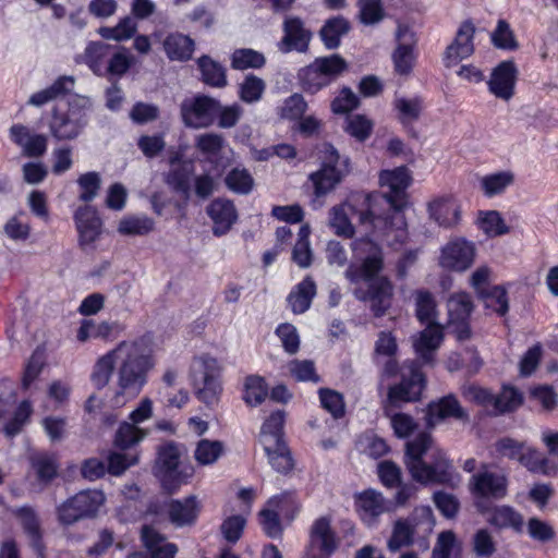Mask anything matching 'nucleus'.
<instances>
[{
	"instance_id": "1",
	"label": "nucleus",
	"mask_w": 558,
	"mask_h": 558,
	"mask_svg": "<svg viewBox=\"0 0 558 558\" xmlns=\"http://www.w3.org/2000/svg\"><path fill=\"white\" fill-rule=\"evenodd\" d=\"M379 182L389 192L384 195L363 194L359 197L365 206V210H361V221L372 225L374 233L383 236L390 245L404 244L408 231L402 209L405 205V191L411 183L410 172L407 167L383 170Z\"/></svg>"
},
{
	"instance_id": "2",
	"label": "nucleus",
	"mask_w": 558,
	"mask_h": 558,
	"mask_svg": "<svg viewBox=\"0 0 558 558\" xmlns=\"http://www.w3.org/2000/svg\"><path fill=\"white\" fill-rule=\"evenodd\" d=\"M372 233L369 230L367 231ZM355 239L351 243L352 262L348 266L344 276L352 282L361 280L368 282V290L364 296L371 304V310L375 316H383L390 307L392 298V284L386 277H377L384 267V254L380 245L375 241L380 240L373 234ZM386 242L389 246L390 244ZM402 244L391 245L398 247Z\"/></svg>"
},
{
	"instance_id": "3",
	"label": "nucleus",
	"mask_w": 558,
	"mask_h": 558,
	"mask_svg": "<svg viewBox=\"0 0 558 558\" xmlns=\"http://www.w3.org/2000/svg\"><path fill=\"white\" fill-rule=\"evenodd\" d=\"M118 390L113 398L116 407H122L128 400L140 395L147 383L148 372L155 366L153 349L146 338L122 341L117 345Z\"/></svg>"
},
{
	"instance_id": "4",
	"label": "nucleus",
	"mask_w": 558,
	"mask_h": 558,
	"mask_svg": "<svg viewBox=\"0 0 558 558\" xmlns=\"http://www.w3.org/2000/svg\"><path fill=\"white\" fill-rule=\"evenodd\" d=\"M404 462L413 480L422 484L454 486L460 480L446 452L433 442L427 433H421L407 442Z\"/></svg>"
},
{
	"instance_id": "5",
	"label": "nucleus",
	"mask_w": 558,
	"mask_h": 558,
	"mask_svg": "<svg viewBox=\"0 0 558 558\" xmlns=\"http://www.w3.org/2000/svg\"><path fill=\"white\" fill-rule=\"evenodd\" d=\"M435 526L433 510L428 506L416 507L407 519L395 522L387 546L390 551H398L411 545L415 539L420 547L428 548L427 537Z\"/></svg>"
},
{
	"instance_id": "6",
	"label": "nucleus",
	"mask_w": 558,
	"mask_h": 558,
	"mask_svg": "<svg viewBox=\"0 0 558 558\" xmlns=\"http://www.w3.org/2000/svg\"><path fill=\"white\" fill-rule=\"evenodd\" d=\"M90 107L89 98L75 96L69 101L66 111L54 108L48 124L50 134L57 141L76 138L87 125Z\"/></svg>"
},
{
	"instance_id": "7",
	"label": "nucleus",
	"mask_w": 558,
	"mask_h": 558,
	"mask_svg": "<svg viewBox=\"0 0 558 558\" xmlns=\"http://www.w3.org/2000/svg\"><path fill=\"white\" fill-rule=\"evenodd\" d=\"M221 367L217 359L201 355L191 365V379L196 398L206 405L219 401L222 391L220 381Z\"/></svg>"
},
{
	"instance_id": "8",
	"label": "nucleus",
	"mask_w": 558,
	"mask_h": 558,
	"mask_svg": "<svg viewBox=\"0 0 558 558\" xmlns=\"http://www.w3.org/2000/svg\"><path fill=\"white\" fill-rule=\"evenodd\" d=\"M322 168L311 174L316 196L329 193L349 172V159L341 158L338 150L329 143L320 149Z\"/></svg>"
},
{
	"instance_id": "9",
	"label": "nucleus",
	"mask_w": 558,
	"mask_h": 558,
	"mask_svg": "<svg viewBox=\"0 0 558 558\" xmlns=\"http://www.w3.org/2000/svg\"><path fill=\"white\" fill-rule=\"evenodd\" d=\"M345 65V61L338 54L316 59L299 73L302 88L310 94L317 93L340 74Z\"/></svg>"
},
{
	"instance_id": "10",
	"label": "nucleus",
	"mask_w": 558,
	"mask_h": 558,
	"mask_svg": "<svg viewBox=\"0 0 558 558\" xmlns=\"http://www.w3.org/2000/svg\"><path fill=\"white\" fill-rule=\"evenodd\" d=\"M101 490L86 489L69 498L58 508V517L62 524L74 522L95 515L105 502Z\"/></svg>"
},
{
	"instance_id": "11",
	"label": "nucleus",
	"mask_w": 558,
	"mask_h": 558,
	"mask_svg": "<svg viewBox=\"0 0 558 558\" xmlns=\"http://www.w3.org/2000/svg\"><path fill=\"white\" fill-rule=\"evenodd\" d=\"M340 538L330 515L316 518L308 532L310 558H330L339 548Z\"/></svg>"
},
{
	"instance_id": "12",
	"label": "nucleus",
	"mask_w": 558,
	"mask_h": 558,
	"mask_svg": "<svg viewBox=\"0 0 558 558\" xmlns=\"http://www.w3.org/2000/svg\"><path fill=\"white\" fill-rule=\"evenodd\" d=\"M425 378L416 362L404 363L401 367V381L389 388L388 399L392 405L413 402L420 399Z\"/></svg>"
},
{
	"instance_id": "13",
	"label": "nucleus",
	"mask_w": 558,
	"mask_h": 558,
	"mask_svg": "<svg viewBox=\"0 0 558 558\" xmlns=\"http://www.w3.org/2000/svg\"><path fill=\"white\" fill-rule=\"evenodd\" d=\"M220 111V102L205 95L186 98L181 104V116L186 126L193 129L211 125Z\"/></svg>"
},
{
	"instance_id": "14",
	"label": "nucleus",
	"mask_w": 558,
	"mask_h": 558,
	"mask_svg": "<svg viewBox=\"0 0 558 558\" xmlns=\"http://www.w3.org/2000/svg\"><path fill=\"white\" fill-rule=\"evenodd\" d=\"M179 464L180 454L175 446L166 445L159 450L157 472L162 487L169 493L175 492L192 475L190 468L183 471Z\"/></svg>"
},
{
	"instance_id": "15",
	"label": "nucleus",
	"mask_w": 558,
	"mask_h": 558,
	"mask_svg": "<svg viewBox=\"0 0 558 558\" xmlns=\"http://www.w3.org/2000/svg\"><path fill=\"white\" fill-rule=\"evenodd\" d=\"M361 195L362 194L355 195L349 202L333 206L329 210V226L337 235L348 239L353 236L354 227L350 221L349 213H356L360 216L361 210H365V206L362 205V199L359 198ZM359 220H361L360 217ZM361 225L365 228V231L369 230L374 236L379 238L377 233H374L372 225L368 222ZM380 239L385 240L383 236H380Z\"/></svg>"
},
{
	"instance_id": "16",
	"label": "nucleus",
	"mask_w": 558,
	"mask_h": 558,
	"mask_svg": "<svg viewBox=\"0 0 558 558\" xmlns=\"http://www.w3.org/2000/svg\"><path fill=\"white\" fill-rule=\"evenodd\" d=\"M138 457L136 453L112 452L108 457V466L97 459L90 458L83 462L81 473L84 478L95 481L102 477L108 471L112 475H121L128 468L136 464Z\"/></svg>"
},
{
	"instance_id": "17",
	"label": "nucleus",
	"mask_w": 558,
	"mask_h": 558,
	"mask_svg": "<svg viewBox=\"0 0 558 558\" xmlns=\"http://www.w3.org/2000/svg\"><path fill=\"white\" fill-rule=\"evenodd\" d=\"M283 36L278 43V50L282 53L291 51L306 52L312 38V32L307 29L304 22L298 16H286L283 24Z\"/></svg>"
},
{
	"instance_id": "18",
	"label": "nucleus",
	"mask_w": 558,
	"mask_h": 558,
	"mask_svg": "<svg viewBox=\"0 0 558 558\" xmlns=\"http://www.w3.org/2000/svg\"><path fill=\"white\" fill-rule=\"evenodd\" d=\"M80 246L90 247L101 234L102 221L97 210L89 205L78 207L73 215Z\"/></svg>"
},
{
	"instance_id": "19",
	"label": "nucleus",
	"mask_w": 558,
	"mask_h": 558,
	"mask_svg": "<svg viewBox=\"0 0 558 558\" xmlns=\"http://www.w3.org/2000/svg\"><path fill=\"white\" fill-rule=\"evenodd\" d=\"M518 69L513 61L500 62L492 72L487 81L488 90L497 98L510 100L514 95Z\"/></svg>"
},
{
	"instance_id": "20",
	"label": "nucleus",
	"mask_w": 558,
	"mask_h": 558,
	"mask_svg": "<svg viewBox=\"0 0 558 558\" xmlns=\"http://www.w3.org/2000/svg\"><path fill=\"white\" fill-rule=\"evenodd\" d=\"M474 256V245L463 239H457L442 247L440 265L447 269L463 271L472 265Z\"/></svg>"
},
{
	"instance_id": "21",
	"label": "nucleus",
	"mask_w": 558,
	"mask_h": 558,
	"mask_svg": "<svg viewBox=\"0 0 558 558\" xmlns=\"http://www.w3.org/2000/svg\"><path fill=\"white\" fill-rule=\"evenodd\" d=\"M397 48L392 53L395 71L400 75L409 74L414 64L415 34L405 25H399L396 33Z\"/></svg>"
},
{
	"instance_id": "22",
	"label": "nucleus",
	"mask_w": 558,
	"mask_h": 558,
	"mask_svg": "<svg viewBox=\"0 0 558 558\" xmlns=\"http://www.w3.org/2000/svg\"><path fill=\"white\" fill-rule=\"evenodd\" d=\"M355 508L360 519L366 525L373 526L383 513L390 510V504L381 493L366 489L355 495Z\"/></svg>"
},
{
	"instance_id": "23",
	"label": "nucleus",
	"mask_w": 558,
	"mask_h": 558,
	"mask_svg": "<svg viewBox=\"0 0 558 558\" xmlns=\"http://www.w3.org/2000/svg\"><path fill=\"white\" fill-rule=\"evenodd\" d=\"M9 134L11 141L22 149V154L25 157L38 158L47 151V136L32 132L26 125L13 124L9 130Z\"/></svg>"
},
{
	"instance_id": "24",
	"label": "nucleus",
	"mask_w": 558,
	"mask_h": 558,
	"mask_svg": "<svg viewBox=\"0 0 558 558\" xmlns=\"http://www.w3.org/2000/svg\"><path fill=\"white\" fill-rule=\"evenodd\" d=\"M475 27L471 22H464L459 27L453 41L447 47L444 62L446 66L457 65L474 52L473 38Z\"/></svg>"
},
{
	"instance_id": "25",
	"label": "nucleus",
	"mask_w": 558,
	"mask_h": 558,
	"mask_svg": "<svg viewBox=\"0 0 558 558\" xmlns=\"http://www.w3.org/2000/svg\"><path fill=\"white\" fill-rule=\"evenodd\" d=\"M169 521L175 527L194 525L201 512V504L196 496L183 499H171L166 505Z\"/></svg>"
},
{
	"instance_id": "26",
	"label": "nucleus",
	"mask_w": 558,
	"mask_h": 558,
	"mask_svg": "<svg viewBox=\"0 0 558 558\" xmlns=\"http://www.w3.org/2000/svg\"><path fill=\"white\" fill-rule=\"evenodd\" d=\"M507 478L502 474L481 471L472 476V492L482 497L501 499L507 495Z\"/></svg>"
},
{
	"instance_id": "27",
	"label": "nucleus",
	"mask_w": 558,
	"mask_h": 558,
	"mask_svg": "<svg viewBox=\"0 0 558 558\" xmlns=\"http://www.w3.org/2000/svg\"><path fill=\"white\" fill-rule=\"evenodd\" d=\"M11 513L20 521L38 558H45V546L43 544L41 530L36 511L31 506H22L13 508Z\"/></svg>"
},
{
	"instance_id": "28",
	"label": "nucleus",
	"mask_w": 558,
	"mask_h": 558,
	"mask_svg": "<svg viewBox=\"0 0 558 558\" xmlns=\"http://www.w3.org/2000/svg\"><path fill=\"white\" fill-rule=\"evenodd\" d=\"M207 214L214 222L213 232L217 236L226 234L236 221V209L231 201L217 198L207 207Z\"/></svg>"
},
{
	"instance_id": "29",
	"label": "nucleus",
	"mask_w": 558,
	"mask_h": 558,
	"mask_svg": "<svg viewBox=\"0 0 558 558\" xmlns=\"http://www.w3.org/2000/svg\"><path fill=\"white\" fill-rule=\"evenodd\" d=\"M124 326L119 322L96 323L94 319H83L76 338L81 342L89 339L113 340L120 336Z\"/></svg>"
},
{
	"instance_id": "30",
	"label": "nucleus",
	"mask_w": 558,
	"mask_h": 558,
	"mask_svg": "<svg viewBox=\"0 0 558 558\" xmlns=\"http://www.w3.org/2000/svg\"><path fill=\"white\" fill-rule=\"evenodd\" d=\"M429 217L440 227L451 228L460 220V207L450 196L437 197L428 204Z\"/></svg>"
},
{
	"instance_id": "31",
	"label": "nucleus",
	"mask_w": 558,
	"mask_h": 558,
	"mask_svg": "<svg viewBox=\"0 0 558 558\" xmlns=\"http://www.w3.org/2000/svg\"><path fill=\"white\" fill-rule=\"evenodd\" d=\"M444 339L442 328L438 324H429L418 335L413 337L415 353L424 363L433 361L434 352L439 348Z\"/></svg>"
},
{
	"instance_id": "32",
	"label": "nucleus",
	"mask_w": 558,
	"mask_h": 558,
	"mask_svg": "<svg viewBox=\"0 0 558 558\" xmlns=\"http://www.w3.org/2000/svg\"><path fill=\"white\" fill-rule=\"evenodd\" d=\"M75 78L71 75L59 76L50 86L31 95L27 105L43 107L73 90Z\"/></svg>"
},
{
	"instance_id": "33",
	"label": "nucleus",
	"mask_w": 558,
	"mask_h": 558,
	"mask_svg": "<svg viewBox=\"0 0 558 558\" xmlns=\"http://www.w3.org/2000/svg\"><path fill=\"white\" fill-rule=\"evenodd\" d=\"M142 541L150 558H174L178 551L177 545L168 543L153 526H143Z\"/></svg>"
},
{
	"instance_id": "34",
	"label": "nucleus",
	"mask_w": 558,
	"mask_h": 558,
	"mask_svg": "<svg viewBox=\"0 0 558 558\" xmlns=\"http://www.w3.org/2000/svg\"><path fill=\"white\" fill-rule=\"evenodd\" d=\"M466 414L456 397L449 395L428 405L427 425L435 426L447 417L464 418Z\"/></svg>"
},
{
	"instance_id": "35",
	"label": "nucleus",
	"mask_w": 558,
	"mask_h": 558,
	"mask_svg": "<svg viewBox=\"0 0 558 558\" xmlns=\"http://www.w3.org/2000/svg\"><path fill=\"white\" fill-rule=\"evenodd\" d=\"M316 295V283L307 276L289 293L287 301L294 314L305 313Z\"/></svg>"
},
{
	"instance_id": "36",
	"label": "nucleus",
	"mask_w": 558,
	"mask_h": 558,
	"mask_svg": "<svg viewBox=\"0 0 558 558\" xmlns=\"http://www.w3.org/2000/svg\"><path fill=\"white\" fill-rule=\"evenodd\" d=\"M194 40L181 33L169 34L163 40V49L172 61H186L194 51Z\"/></svg>"
},
{
	"instance_id": "37",
	"label": "nucleus",
	"mask_w": 558,
	"mask_h": 558,
	"mask_svg": "<svg viewBox=\"0 0 558 558\" xmlns=\"http://www.w3.org/2000/svg\"><path fill=\"white\" fill-rule=\"evenodd\" d=\"M519 462L525 466L530 472L542 474L545 476H553L558 473V465L544 457L539 451L531 446H525Z\"/></svg>"
},
{
	"instance_id": "38",
	"label": "nucleus",
	"mask_w": 558,
	"mask_h": 558,
	"mask_svg": "<svg viewBox=\"0 0 558 558\" xmlns=\"http://www.w3.org/2000/svg\"><path fill=\"white\" fill-rule=\"evenodd\" d=\"M488 522L498 529H511L517 533H522L524 529L523 515L507 505L495 507Z\"/></svg>"
},
{
	"instance_id": "39",
	"label": "nucleus",
	"mask_w": 558,
	"mask_h": 558,
	"mask_svg": "<svg viewBox=\"0 0 558 558\" xmlns=\"http://www.w3.org/2000/svg\"><path fill=\"white\" fill-rule=\"evenodd\" d=\"M118 359L119 353L116 347L96 361L90 380L97 389H102L108 385L114 367H118Z\"/></svg>"
},
{
	"instance_id": "40",
	"label": "nucleus",
	"mask_w": 558,
	"mask_h": 558,
	"mask_svg": "<svg viewBox=\"0 0 558 558\" xmlns=\"http://www.w3.org/2000/svg\"><path fill=\"white\" fill-rule=\"evenodd\" d=\"M154 228L153 218L143 214L128 215L119 221L118 232L126 236H143L151 232Z\"/></svg>"
},
{
	"instance_id": "41",
	"label": "nucleus",
	"mask_w": 558,
	"mask_h": 558,
	"mask_svg": "<svg viewBox=\"0 0 558 558\" xmlns=\"http://www.w3.org/2000/svg\"><path fill=\"white\" fill-rule=\"evenodd\" d=\"M202 74V81L211 87H225L227 85L226 69L208 56H202L197 60Z\"/></svg>"
},
{
	"instance_id": "42",
	"label": "nucleus",
	"mask_w": 558,
	"mask_h": 558,
	"mask_svg": "<svg viewBox=\"0 0 558 558\" xmlns=\"http://www.w3.org/2000/svg\"><path fill=\"white\" fill-rule=\"evenodd\" d=\"M349 29V22L341 16H337L326 21L319 35L328 49H336L340 45L341 37L344 36Z\"/></svg>"
},
{
	"instance_id": "43",
	"label": "nucleus",
	"mask_w": 558,
	"mask_h": 558,
	"mask_svg": "<svg viewBox=\"0 0 558 558\" xmlns=\"http://www.w3.org/2000/svg\"><path fill=\"white\" fill-rule=\"evenodd\" d=\"M264 450L271 468L279 473H288L293 468V460L286 441L278 444L265 442Z\"/></svg>"
},
{
	"instance_id": "44",
	"label": "nucleus",
	"mask_w": 558,
	"mask_h": 558,
	"mask_svg": "<svg viewBox=\"0 0 558 558\" xmlns=\"http://www.w3.org/2000/svg\"><path fill=\"white\" fill-rule=\"evenodd\" d=\"M111 46L104 41H90L82 56L83 61L97 75H102L105 59L110 54Z\"/></svg>"
},
{
	"instance_id": "45",
	"label": "nucleus",
	"mask_w": 558,
	"mask_h": 558,
	"mask_svg": "<svg viewBox=\"0 0 558 558\" xmlns=\"http://www.w3.org/2000/svg\"><path fill=\"white\" fill-rule=\"evenodd\" d=\"M286 414L283 411L278 410L272 412L262 426L260 437L262 442L278 444L283 442V426Z\"/></svg>"
},
{
	"instance_id": "46",
	"label": "nucleus",
	"mask_w": 558,
	"mask_h": 558,
	"mask_svg": "<svg viewBox=\"0 0 558 558\" xmlns=\"http://www.w3.org/2000/svg\"><path fill=\"white\" fill-rule=\"evenodd\" d=\"M310 234V227L306 225L302 226L292 250V260L301 268H307L312 265L313 251L311 248Z\"/></svg>"
},
{
	"instance_id": "47",
	"label": "nucleus",
	"mask_w": 558,
	"mask_h": 558,
	"mask_svg": "<svg viewBox=\"0 0 558 558\" xmlns=\"http://www.w3.org/2000/svg\"><path fill=\"white\" fill-rule=\"evenodd\" d=\"M268 507L278 511L280 517L293 520L300 510V502L295 492L288 490L271 497L268 500Z\"/></svg>"
},
{
	"instance_id": "48",
	"label": "nucleus",
	"mask_w": 558,
	"mask_h": 558,
	"mask_svg": "<svg viewBox=\"0 0 558 558\" xmlns=\"http://www.w3.org/2000/svg\"><path fill=\"white\" fill-rule=\"evenodd\" d=\"M449 322L469 320L473 310L471 295L465 292L452 294L448 302Z\"/></svg>"
},
{
	"instance_id": "49",
	"label": "nucleus",
	"mask_w": 558,
	"mask_h": 558,
	"mask_svg": "<svg viewBox=\"0 0 558 558\" xmlns=\"http://www.w3.org/2000/svg\"><path fill=\"white\" fill-rule=\"evenodd\" d=\"M146 435V430L131 422H123L116 432L114 446L119 449H130L141 442Z\"/></svg>"
},
{
	"instance_id": "50",
	"label": "nucleus",
	"mask_w": 558,
	"mask_h": 558,
	"mask_svg": "<svg viewBox=\"0 0 558 558\" xmlns=\"http://www.w3.org/2000/svg\"><path fill=\"white\" fill-rule=\"evenodd\" d=\"M191 168L187 165L172 168L166 175V183L185 199L191 196Z\"/></svg>"
},
{
	"instance_id": "51",
	"label": "nucleus",
	"mask_w": 558,
	"mask_h": 558,
	"mask_svg": "<svg viewBox=\"0 0 558 558\" xmlns=\"http://www.w3.org/2000/svg\"><path fill=\"white\" fill-rule=\"evenodd\" d=\"M223 449L219 440L202 439L196 445L194 458L201 465H210L221 457Z\"/></svg>"
},
{
	"instance_id": "52",
	"label": "nucleus",
	"mask_w": 558,
	"mask_h": 558,
	"mask_svg": "<svg viewBox=\"0 0 558 558\" xmlns=\"http://www.w3.org/2000/svg\"><path fill=\"white\" fill-rule=\"evenodd\" d=\"M32 468L40 482H50L56 475L58 464L56 457L47 452L35 453L31 457Z\"/></svg>"
},
{
	"instance_id": "53",
	"label": "nucleus",
	"mask_w": 558,
	"mask_h": 558,
	"mask_svg": "<svg viewBox=\"0 0 558 558\" xmlns=\"http://www.w3.org/2000/svg\"><path fill=\"white\" fill-rule=\"evenodd\" d=\"M268 395V387L265 379L257 375L246 377L244 383L243 399L250 405L260 404Z\"/></svg>"
},
{
	"instance_id": "54",
	"label": "nucleus",
	"mask_w": 558,
	"mask_h": 558,
	"mask_svg": "<svg viewBox=\"0 0 558 558\" xmlns=\"http://www.w3.org/2000/svg\"><path fill=\"white\" fill-rule=\"evenodd\" d=\"M318 396L323 409L330 413L335 420L344 416L345 403L340 392L329 388H320Z\"/></svg>"
},
{
	"instance_id": "55",
	"label": "nucleus",
	"mask_w": 558,
	"mask_h": 558,
	"mask_svg": "<svg viewBox=\"0 0 558 558\" xmlns=\"http://www.w3.org/2000/svg\"><path fill=\"white\" fill-rule=\"evenodd\" d=\"M522 401V393L518 389L505 386L498 396H494L493 407L495 413L502 414L514 411Z\"/></svg>"
},
{
	"instance_id": "56",
	"label": "nucleus",
	"mask_w": 558,
	"mask_h": 558,
	"mask_svg": "<svg viewBox=\"0 0 558 558\" xmlns=\"http://www.w3.org/2000/svg\"><path fill=\"white\" fill-rule=\"evenodd\" d=\"M264 64V54L250 48L236 49L231 57V65L236 70L259 69Z\"/></svg>"
},
{
	"instance_id": "57",
	"label": "nucleus",
	"mask_w": 558,
	"mask_h": 558,
	"mask_svg": "<svg viewBox=\"0 0 558 558\" xmlns=\"http://www.w3.org/2000/svg\"><path fill=\"white\" fill-rule=\"evenodd\" d=\"M513 181L510 172H497L485 175L481 179V187L487 197L501 194Z\"/></svg>"
},
{
	"instance_id": "58",
	"label": "nucleus",
	"mask_w": 558,
	"mask_h": 558,
	"mask_svg": "<svg viewBox=\"0 0 558 558\" xmlns=\"http://www.w3.org/2000/svg\"><path fill=\"white\" fill-rule=\"evenodd\" d=\"M395 108L398 111L399 119L402 124L408 125L413 123L420 118L422 111V100L417 97L414 98H397L395 100Z\"/></svg>"
},
{
	"instance_id": "59",
	"label": "nucleus",
	"mask_w": 558,
	"mask_h": 558,
	"mask_svg": "<svg viewBox=\"0 0 558 558\" xmlns=\"http://www.w3.org/2000/svg\"><path fill=\"white\" fill-rule=\"evenodd\" d=\"M265 88L266 84L262 78L248 74L240 84L239 95L244 102L253 104L262 99Z\"/></svg>"
},
{
	"instance_id": "60",
	"label": "nucleus",
	"mask_w": 558,
	"mask_h": 558,
	"mask_svg": "<svg viewBox=\"0 0 558 558\" xmlns=\"http://www.w3.org/2000/svg\"><path fill=\"white\" fill-rule=\"evenodd\" d=\"M416 317L422 324H436L435 308L436 302L433 294L428 291H417L415 298Z\"/></svg>"
},
{
	"instance_id": "61",
	"label": "nucleus",
	"mask_w": 558,
	"mask_h": 558,
	"mask_svg": "<svg viewBox=\"0 0 558 558\" xmlns=\"http://www.w3.org/2000/svg\"><path fill=\"white\" fill-rule=\"evenodd\" d=\"M485 307L492 310L500 316L507 314L509 310V303L507 292L502 287L495 286L488 291L481 293Z\"/></svg>"
},
{
	"instance_id": "62",
	"label": "nucleus",
	"mask_w": 558,
	"mask_h": 558,
	"mask_svg": "<svg viewBox=\"0 0 558 558\" xmlns=\"http://www.w3.org/2000/svg\"><path fill=\"white\" fill-rule=\"evenodd\" d=\"M291 376L298 381L318 383L320 377L316 373L315 364L311 360L294 359L288 363Z\"/></svg>"
},
{
	"instance_id": "63",
	"label": "nucleus",
	"mask_w": 558,
	"mask_h": 558,
	"mask_svg": "<svg viewBox=\"0 0 558 558\" xmlns=\"http://www.w3.org/2000/svg\"><path fill=\"white\" fill-rule=\"evenodd\" d=\"M307 104L301 94L289 96L278 109V116L286 120L301 119L306 111Z\"/></svg>"
},
{
	"instance_id": "64",
	"label": "nucleus",
	"mask_w": 558,
	"mask_h": 558,
	"mask_svg": "<svg viewBox=\"0 0 558 558\" xmlns=\"http://www.w3.org/2000/svg\"><path fill=\"white\" fill-rule=\"evenodd\" d=\"M134 63V58L129 50L121 48L118 52L113 53L105 66L104 74L108 73L113 76L121 77Z\"/></svg>"
}]
</instances>
